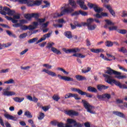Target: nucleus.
<instances>
[{"label":"nucleus","mask_w":127,"mask_h":127,"mask_svg":"<svg viewBox=\"0 0 127 127\" xmlns=\"http://www.w3.org/2000/svg\"><path fill=\"white\" fill-rule=\"evenodd\" d=\"M107 70L105 71V74H103V76L106 80H113L114 76H112V74H114L116 76V78L119 79H127V75H122V72L118 71H116L112 69L110 67L106 68Z\"/></svg>","instance_id":"nucleus-1"},{"label":"nucleus","mask_w":127,"mask_h":127,"mask_svg":"<svg viewBox=\"0 0 127 127\" xmlns=\"http://www.w3.org/2000/svg\"><path fill=\"white\" fill-rule=\"evenodd\" d=\"M42 1V0H21L20 3H26L28 6H38L41 4Z\"/></svg>","instance_id":"nucleus-2"},{"label":"nucleus","mask_w":127,"mask_h":127,"mask_svg":"<svg viewBox=\"0 0 127 127\" xmlns=\"http://www.w3.org/2000/svg\"><path fill=\"white\" fill-rule=\"evenodd\" d=\"M93 22H94V19L90 18L87 20V22L82 23V25L83 26H87L88 30H95L97 28V25L92 24Z\"/></svg>","instance_id":"nucleus-3"},{"label":"nucleus","mask_w":127,"mask_h":127,"mask_svg":"<svg viewBox=\"0 0 127 127\" xmlns=\"http://www.w3.org/2000/svg\"><path fill=\"white\" fill-rule=\"evenodd\" d=\"M66 5L68 6V10H72L70 12H66V13H72L75 10V8H77V4L74 0H68V4L64 5V8H66Z\"/></svg>","instance_id":"nucleus-4"},{"label":"nucleus","mask_w":127,"mask_h":127,"mask_svg":"<svg viewBox=\"0 0 127 127\" xmlns=\"http://www.w3.org/2000/svg\"><path fill=\"white\" fill-rule=\"evenodd\" d=\"M67 123L66 127H73V124L74 127H82L83 126L80 123H77L75 120L71 119H68L66 120Z\"/></svg>","instance_id":"nucleus-5"},{"label":"nucleus","mask_w":127,"mask_h":127,"mask_svg":"<svg viewBox=\"0 0 127 127\" xmlns=\"http://www.w3.org/2000/svg\"><path fill=\"white\" fill-rule=\"evenodd\" d=\"M106 83H108L110 85H113L115 84L116 86H118L120 89H127V86L126 84H122L119 81L116 80H106Z\"/></svg>","instance_id":"nucleus-6"},{"label":"nucleus","mask_w":127,"mask_h":127,"mask_svg":"<svg viewBox=\"0 0 127 127\" xmlns=\"http://www.w3.org/2000/svg\"><path fill=\"white\" fill-rule=\"evenodd\" d=\"M37 26H38V23H37V22H34L33 25H30L29 26L25 25H21L20 29H21V30H27V29L29 30H33V29L37 28Z\"/></svg>","instance_id":"nucleus-7"},{"label":"nucleus","mask_w":127,"mask_h":127,"mask_svg":"<svg viewBox=\"0 0 127 127\" xmlns=\"http://www.w3.org/2000/svg\"><path fill=\"white\" fill-rule=\"evenodd\" d=\"M81 102L82 103L85 109L87 110V112H88V113H90V114H95V112L93 111V110L94 109L93 106L90 105L89 103L85 100H82Z\"/></svg>","instance_id":"nucleus-8"},{"label":"nucleus","mask_w":127,"mask_h":127,"mask_svg":"<svg viewBox=\"0 0 127 127\" xmlns=\"http://www.w3.org/2000/svg\"><path fill=\"white\" fill-rule=\"evenodd\" d=\"M72 10L68 9V5L65 6V8H64L63 10L61 11V14H59L58 12H56L54 13L53 17L54 18H56L57 17H59V16H62V15H64V14H66L67 12H71Z\"/></svg>","instance_id":"nucleus-9"},{"label":"nucleus","mask_w":127,"mask_h":127,"mask_svg":"<svg viewBox=\"0 0 127 127\" xmlns=\"http://www.w3.org/2000/svg\"><path fill=\"white\" fill-rule=\"evenodd\" d=\"M62 50L67 54L72 53H76V52H80V50H79V48L70 49L67 50L66 49V48H63Z\"/></svg>","instance_id":"nucleus-10"},{"label":"nucleus","mask_w":127,"mask_h":127,"mask_svg":"<svg viewBox=\"0 0 127 127\" xmlns=\"http://www.w3.org/2000/svg\"><path fill=\"white\" fill-rule=\"evenodd\" d=\"M8 90H9V89L8 88H6V89H4L3 90V93L2 94L4 96H14V95H15V92H13V91H9Z\"/></svg>","instance_id":"nucleus-11"},{"label":"nucleus","mask_w":127,"mask_h":127,"mask_svg":"<svg viewBox=\"0 0 127 127\" xmlns=\"http://www.w3.org/2000/svg\"><path fill=\"white\" fill-rule=\"evenodd\" d=\"M0 9H1V7H0V13L2 15H6V14H8V15H14L15 14V11L14 10L10 9L9 12H6L4 11L0 10Z\"/></svg>","instance_id":"nucleus-12"},{"label":"nucleus","mask_w":127,"mask_h":127,"mask_svg":"<svg viewBox=\"0 0 127 127\" xmlns=\"http://www.w3.org/2000/svg\"><path fill=\"white\" fill-rule=\"evenodd\" d=\"M76 3L79 4L81 8L84 10L88 9V7L85 4V2L83 0H77L76 1Z\"/></svg>","instance_id":"nucleus-13"},{"label":"nucleus","mask_w":127,"mask_h":127,"mask_svg":"<svg viewBox=\"0 0 127 127\" xmlns=\"http://www.w3.org/2000/svg\"><path fill=\"white\" fill-rule=\"evenodd\" d=\"M51 34H52V32H51V33H48L44 35L43 37L37 42V44H38V43H40V42H42V41H44V40H45L46 38H49V37H50V36H51Z\"/></svg>","instance_id":"nucleus-14"},{"label":"nucleus","mask_w":127,"mask_h":127,"mask_svg":"<svg viewBox=\"0 0 127 127\" xmlns=\"http://www.w3.org/2000/svg\"><path fill=\"white\" fill-rule=\"evenodd\" d=\"M65 114L68 115V116H75V117L79 116V113L78 112L73 110L66 111L65 112Z\"/></svg>","instance_id":"nucleus-15"},{"label":"nucleus","mask_w":127,"mask_h":127,"mask_svg":"<svg viewBox=\"0 0 127 127\" xmlns=\"http://www.w3.org/2000/svg\"><path fill=\"white\" fill-rule=\"evenodd\" d=\"M42 72H45V73H46V74H48V75H49L50 76H52V77H56V76H57V74L55 72L51 71L48 69H43Z\"/></svg>","instance_id":"nucleus-16"},{"label":"nucleus","mask_w":127,"mask_h":127,"mask_svg":"<svg viewBox=\"0 0 127 127\" xmlns=\"http://www.w3.org/2000/svg\"><path fill=\"white\" fill-rule=\"evenodd\" d=\"M4 117L7 119V120H11V121H17V118L13 117L8 114H5Z\"/></svg>","instance_id":"nucleus-17"},{"label":"nucleus","mask_w":127,"mask_h":127,"mask_svg":"<svg viewBox=\"0 0 127 127\" xmlns=\"http://www.w3.org/2000/svg\"><path fill=\"white\" fill-rule=\"evenodd\" d=\"M106 24L104 26V28H109V26H112L115 25V23L112 22L110 20L106 19L105 20Z\"/></svg>","instance_id":"nucleus-18"},{"label":"nucleus","mask_w":127,"mask_h":127,"mask_svg":"<svg viewBox=\"0 0 127 127\" xmlns=\"http://www.w3.org/2000/svg\"><path fill=\"white\" fill-rule=\"evenodd\" d=\"M113 115H115V116H117V117H119L120 118H126V115L125 114L119 111H113L112 112Z\"/></svg>","instance_id":"nucleus-19"},{"label":"nucleus","mask_w":127,"mask_h":127,"mask_svg":"<svg viewBox=\"0 0 127 127\" xmlns=\"http://www.w3.org/2000/svg\"><path fill=\"white\" fill-rule=\"evenodd\" d=\"M97 88L99 91H103V90H107L109 88V86L102 85V84H98L97 86Z\"/></svg>","instance_id":"nucleus-20"},{"label":"nucleus","mask_w":127,"mask_h":127,"mask_svg":"<svg viewBox=\"0 0 127 127\" xmlns=\"http://www.w3.org/2000/svg\"><path fill=\"white\" fill-rule=\"evenodd\" d=\"M91 52H93V53H101L102 52H104V49H90Z\"/></svg>","instance_id":"nucleus-21"},{"label":"nucleus","mask_w":127,"mask_h":127,"mask_svg":"<svg viewBox=\"0 0 127 127\" xmlns=\"http://www.w3.org/2000/svg\"><path fill=\"white\" fill-rule=\"evenodd\" d=\"M51 51H52V52H53V53H55V54H57V55H59V54H62L61 51L55 47H52Z\"/></svg>","instance_id":"nucleus-22"},{"label":"nucleus","mask_w":127,"mask_h":127,"mask_svg":"<svg viewBox=\"0 0 127 127\" xmlns=\"http://www.w3.org/2000/svg\"><path fill=\"white\" fill-rule=\"evenodd\" d=\"M93 9L97 13H101V12L103 11V8L99 7L98 5H96Z\"/></svg>","instance_id":"nucleus-23"},{"label":"nucleus","mask_w":127,"mask_h":127,"mask_svg":"<svg viewBox=\"0 0 127 127\" xmlns=\"http://www.w3.org/2000/svg\"><path fill=\"white\" fill-rule=\"evenodd\" d=\"M87 91L89 92H91L92 93H97L98 90L95 87H93L92 86H89L87 87Z\"/></svg>","instance_id":"nucleus-24"},{"label":"nucleus","mask_w":127,"mask_h":127,"mask_svg":"<svg viewBox=\"0 0 127 127\" xmlns=\"http://www.w3.org/2000/svg\"><path fill=\"white\" fill-rule=\"evenodd\" d=\"M13 99L16 103H21V102H23V101H24V98L23 97L21 98L19 97H14Z\"/></svg>","instance_id":"nucleus-25"},{"label":"nucleus","mask_w":127,"mask_h":127,"mask_svg":"<svg viewBox=\"0 0 127 127\" xmlns=\"http://www.w3.org/2000/svg\"><path fill=\"white\" fill-rule=\"evenodd\" d=\"M72 56H74V57H78V58H85L86 57V56L81 54V53H75L72 55Z\"/></svg>","instance_id":"nucleus-26"},{"label":"nucleus","mask_w":127,"mask_h":127,"mask_svg":"<svg viewBox=\"0 0 127 127\" xmlns=\"http://www.w3.org/2000/svg\"><path fill=\"white\" fill-rule=\"evenodd\" d=\"M58 78H59L61 80H72V78H71L70 77L63 76H62L60 74H58Z\"/></svg>","instance_id":"nucleus-27"},{"label":"nucleus","mask_w":127,"mask_h":127,"mask_svg":"<svg viewBox=\"0 0 127 127\" xmlns=\"http://www.w3.org/2000/svg\"><path fill=\"white\" fill-rule=\"evenodd\" d=\"M81 96H86L87 98H92L93 96L92 94L87 93L86 92H84L83 91H81V93L80 94Z\"/></svg>","instance_id":"nucleus-28"},{"label":"nucleus","mask_w":127,"mask_h":127,"mask_svg":"<svg viewBox=\"0 0 127 127\" xmlns=\"http://www.w3.org/2000/svg\"><path fill=\"white\" fill-rule=\"evenodd\" d=\"M64 35L68 38L69 39H71L72 38V34L71 33V32L67 31L64 33Z\"/></svg>","instance_id":"nucleus-29"},{"label":"nucleus","mask_w":127,"mask_h":127,"mask_svg":"<svg viewBox=\"0 0 127 127\" xmlns=\"http://www.w3.org/2000/svg\"><path fill=\"white\" fill-rule=\"evenodd\" d=\"M57 70H58L59 71H61V72H63V73H64L65 75H68L69 74V72L66 71V70H65V69H64L62 67H58Z\"/></svg>","instance_id":"nucleus-30"},{"label":"nucleus","mask_w":127,"mask_h":127,"mask_svg":"<svg viewBox=\"0 0 127 127\" xmlns=\"http://www.w3.org/2000/svg\"><path fill=\"white\" fill-rule=\"evenodd\" d=\"M105 45L107 47H112L114 45V43L110 41H107L105 42Z\"/></svg>","instance_id":"nucleus-31"},{"label":"nucleus","mask_w":127,"mask_h":127,"mask_svg":"<svg viewBox=\"0 0 127 127\" xmlns=\"http://www.w3.org/2000/svg\"><path fill=\"white\" fill-rule=\"evenodd\" d=\"M71 90L73 92H77V93H78V94H79V95H81V94L82 93V90L79 89L75 88H71Z\"/></svg>","instance_id":"nucleus-32"},{"label":"nucleus","mask_w":127,"mask_h":127,"mask_svg":"<svg viewBox=\"0 0 127 127\" xmlns=\"http://www.w3.org/2000/svg\"><path fill=\"white\" fill-rule=\"evenodd\" d=\"M24 17L26 18V19H27L28 20H31L32 18V15L31 14H24Z\"/></svg>","instance_id":"nucleus-33"},{"label":"nucleus","mask_w":127,"mask_h":127,"mask_svg":"<svg viewBox=\"0 0 127 127\" xmlns=\"http://www.w3.org/2000/svg\"><path fill=\"white\" fill-rule=\"evenodd\" d=\"M108 29H109L110 31H112L113 30H118V26L112 25V26L109 27Z\"/></svg>","instance_id":"nucleus-34"},{"label":"nucleus","mask_w":127,"mask_h":127,"mask_svg":"<svg viewBox=\"0 0 127 127\" xmlns=\"http://www.w3.org/2000/svg\"><path fill=\"white\" fill-rule=\"evenodd\" d=\"M71 98H74L75 100H81V98L79 97V95L77 94L71 93Z\"/></svg>","instance_id":"nucleus-35"},{"label":"nucleus","mask_w":127,"mask_h":127,"mask_svg":"<svg viewBox=\"0 0 127 127\" xmlns=\"http://www.w3.org/2000/svg\"><path fill=\"white\" fill-rule=\"evenodd\" d=\"M44 3L45 5L42 6V8H44V7H49V6H50V3H49L48 1H44Z\"/></svg>","instance_id":"nucleus-36"},{"label":"nucleus","mask_w":127,"mask_h":127,"mask_svg":"<svg viewBox=\"0 0 127 127\" xmlns=\"http://www.w3.org/2000/svg\"><path fill=\"white\" fill-rule=\"evenodd\" d=\"M24 115L28 117L29 119H31V118H32V115H31V113L29 112V111L25 112Z\"/></svg>","instance_id":"nucleus-37"},{"label":"nucleus","mask_w":127,"mask_h":127,"mask_svg":"<svg viewBox=\"0 0 127 127\" xmlns=\"http://www.w3.org/2000/svg\"><path fill=\"white\" fill-rule=\"evenodd\" d=\"M75 78L77 80H85L86 79L85 77L80 75H76Z\"/></svg>","instance_id":"nucleus-38"},{"label":"nucleus","mask_w":127,"mask_h":127,"mask_svg":"<svg viewBox=\"0 0 127 127\" xmlns=\"http://www.w3.org/2000/svg\"><path fill=\"white\" fill-rule=\"evenodd\" d=\"M104 99H108V100H110L111 99V94L108 93L103 94Z\"/></svg>","instance_id":"nucleus-39"},{"label":"nucleus","mask_w":127,"mask_h":127,"mask_svg":"<svg viewBox=\"0 0 127 127\" xmlns=\"http://www.w3.org/2000/svg\"><path fill=\"white\" fill-rule=\"evenodd\" d=\"M37 40H38V38H33L32 39L29 40V41H28V42L30 44L34 43V42H36V41H37Z\"/></svg>","instance_id":"nucleus-40"},{"label":"nucleus","mask_w":127,"mask_h":127,"mask_svg":"<svg viewBox=\"0 0 127 127\" xmlns=\"http://www.w3.org/2000/svg\"><path fill=\"white\" fill-rule=\"evenodd\" d=\"M96 5L97 4H93V3H90V2L88 3V4H87V6H88V7H89V8H93V9Z\"/></svg>","instance_id":"nucleus-41"},{"label":"nucleus","mask_w":127,"mask_h":127,"mask_svg":"<svg viewBox=\"0 0 127 127\" xmlns=\"http://www.w3.org/2000/svg\"><path fill=\"white\" fill-rule=\"evenodd\" d=\"M82 73H88V72H90L91 71V67H88L86 69H82Z\"/></svg>","instance_id":"nucleus-42"},{"label":"nucleus","mask_w":127,"mask_h":127,"mask_svg":"<svg viewBox=\"0 0 127 127\" xmlns=\"http://www.w3.org/2000/svg\"><path fill=\"white\" fill-rule=\"evenodd\" d=\"M44 113H40L39 117H38V120L40 121H41V120H43L44 119Z\"/></svg>","instance_id":"nucleus-43"},{"label":"nucleus","mask_w":127,"mask_h":127,"mask_svg":"<svg viewBox=\"0 0 127 127\" xmlns=\"http://www.w3.org/2000/svg\"><path fill=\"white\" fill-rule=\"evenodd\" d=\"M37 23H39V24H41L42 23H43V22H45V19H40V18H38L37 20Z\"/></svg>","instance_id":"nucleus-44"},{"label":"nucleus","mask_w":127,"mask_h":127,"mask_svg":"<svg viewBox=\"0 0 127 127\" xmlns=\"http://www.w3.org/2000/svg\"><path fill=\"white\" fill-rule=\"evenodd\" d=\"M66 125H67V124H64L62 122H60V123L58 122L57 126L58 127H66Z\"/></svg>","instance_id":"nucleus-45"},{"label":"nucleus","mask_w":127,"mask_h":127,"mask_svg":"<svg viewBox=\"0 0 127 127\" xmlns=\"http://www.w3.org/2000/svg\"><path fill=\"white\" fill-rule=\"evenodd\" d=\"M118 32H119V33H121V34H126V33H127V30H117Z\"/></svg>","instance_id":"nucleus-46"},{"label":"nucleus","mask_w":127,"mask_h":127,"mask_svg":"<svg viewBox=\"0 0 127 127\" xmlns=\"http://www.w3.org/2000/svg\"><path fill=\"white\" fill-rule=\"evenodd\" d=\"M118 51H119V52H123V53H127V49L124 47L118 49Z\"/></svg>","instance_id":"nucleus-47"},{"label":"nucleus","mask_w":127,"mask_h":127,"mask_svg":"<svg viewBox=\"0 0 127 127\" xmlns=\"http://www.w3.org/2000/svg\"><path fill=\"white\" fill-rule=\"evenodd\" d=\"M53 99L54 100V101H56V102H58V101H59L60 99V97H59L58 95H55L53 96Z\"/></svg>","instance_id":"nucleus-48"},{"label":"nucleus","mask_w":127,"mask_h":127,"mask_svg":"<svg viewBox=\"0 0 127 127\" xmlns=\"http://www.w3.org/2000/svg\"><path fill=\"white\" fill-rule=\"evenodd\" d=\"M109 16V13L107 12H101V17L103 18V17H108Z\"/></svg>","instance_id":"nucleus-49"},{"label":"nucleus","mask_w":127,"mask_h":127,"mask_svg":"<svg viewBox=\"0 0 127 127\" xmlns=\"http://www.w3.org/2000/svg\"><path fill=\"white\" fill-rule=\"evenodd\" d=\"M43 66L45 67V68H47V69H51L52 68V65L47 64H43Z\"/></svg>","instance_id":"nucleus-50"},{"label":"nucleus","mask_w":127,"mask_h":127,"mask_svg":"<svg viewBox=\"0 0 127 127\" xmlns=\"http://www.w3.org/2000/svg\"><path fill=\"white\" fill-rule=\"evenodd\" d=\"M70 98H72V93H67L64 95L65 99H69Z\"/></svg>","instance_id":"nucleus-51"},{"label":"nucleus","mask_w":127,"mask_h":127,"mask_svg":"<svg viewBox=\"0 0 127 127\" xmlns=\"http://www.w3.org/2000/svg\"><path fill=\"white\" fill-rule=\"evenodd\" d=\"M94 16L96 17V18H102V14L101 13H97L96 14H94Z\"/></svg>","instance_id":"nucleus-52"},{"label":"nucleus","mask_w":127,"mask_h":127,"mask_svg":"<svg viewBox=\"0 0 127 127\" xmlns=\"http://www.w3.org/2000/svg\"><path fill=\"white\" fill-rule=\"evenodd\" d=\"M32 18L34 17L35 18L38 19L39 17V15L37 13H32Z\"/></svg>","instance_id":"nucleus-53"},{"label":"nucleus","mask_w":127,"mask_h":127,"mask_svg":"<svg viewBox=\"0 0 127 127\" xmlns=\"http://www.w3.org/2000/svg\"><path fill=\"white\" fill-rule=\"evenodd\" d=\"M21 23H17L13 25V27L17 28L20 27V28L21 27Z\"/></svg>","instance_id":"nucleus-54"},{"label":"nucleus","mask_w":127,"mask_h":127,"mask_svg":"<svg viewBox=\"0 0 127 127\" xmlns=\"http://www.w3.org/2000/svg\"><path fill=\"white\" fill-rule=\"evenodd\" d=\"M83 23H81V24L79 23L77 21H75L74 22V24L77 27H82V25H83Z\"/></svg>","instance_id":"nucleus-55"},{"label":"nucleus","mask_w":127,"mask_h":127,"mask_svg":"<svg viewBox=\"0 0 127 127\" xmlns=\"http://www.w3.org/2000/svg\"><path fill=\"white\" fill-rule=\"evenodd\" d=\"M9 71V69L7 68L6 69H1L0 70V73L2 74L3 73H7Z\"/></svg>","instance_id":"nucleus-56"},{"label":"nucleus","mask_w":127,"mask_h":127,"mask_svg":"<svg viewBox=\"0 0 127 127\" xmlns=\"http://www.w3.org/2000/svg\"><path fill=\"white\" fill-rule=\"evenodd\" d=\"M80 14V10L75 11L74 12L72 13L71 15V16H74V15H79Z\"/></svg>","instance_id":"nucleus-57"},{"label":"nucleus","mask_w":127,"mask_h":127,"mask_svg":"<svg viewBox=\"0 0 127 127\" xmlns=\"http://www.w3.org/2000/svg\"><path fill=\"white\" fill-rule=\"evenodd\" d=\"M19 21L22 25V24H24L25 23H27V20L25 19H21V20H20Z\"/></svg>","instance_id":"nucleus-58"},{"label":"nucleus","mask_w":127,"mask_h":127,"mask_svg":"<svg viewBox=\"0 0 127 127\" xmlns=\"http://www.w3.org/2000/svg\"><path fill=\"white\" fill-rule=\"evenodd\" d=\"M80 14H81V15H83V16H86V15H88V13L85 11H83L82 10H80Z\"/></svg>","instance_id":"nucleus-59"},{"label":"nucleus","mask_w":127,"mask_h":127,"mask_svg":"<svg viewBox=\"0 0 127 127\" xmlns=\"http://www.w3.org/2000/svg\"><path fill=\"white\" fill-rule=\"evenodd\" d=\"M54 45V43H48V46H47V48H52V47Z\"/></svg>","instance_id":"nucleus-60"},{"label":"nucleus","mask_w":127,"mask_h":127,"mask_svg":"<svg viewBox=\"0 0 127 127\" xmlns=\"http://www.w3.org/2000/svg\"><path fill=\"white\" fill-rule=\"evenodd\" d=\"M14 19H19L20 18V15L17 14V15H14L13 16Z\"/></svg>","instance_id":"nucleus-61"},{"label":"nucleus","mask_w":127,"mask_h":127,"mask_svg":"<svg viewBox=\"0 0 127 127\" xmlns=\"http://www.w3.org/2000/svg\"><path fill=\"white\" fill-rule=\"evenodd\" d=\"M58 122L56 121H52L51 122V124L52 125V126H58Z\"/></svg>","instance_id":"nucleus-62"},{"label":"nucleus","mask_w":127,"mask_h":127,"mask_svg":"<svg viewBox=\"0 0 127 127\" xmlns=\"http://www.w3.org/2000/svg\"><path fill=\"white\" fill-rule=\"evenodd\" d=\"M27 36V34L26 33H23L19 35V38H25Z\"/></svg>","instance_id":"nucleus-63"},{"label":"nucleus","mask_w":127,"mask_h":127,"mask_svg":"<svg viewBox=\"0 0 127 127\" xmlns=\"http://www.w3.org/2000/svg\"><path fill=\"white\" fill-rule=\"evenodd\" d=\"M3 10H4V11L5 12H9L10 9L8 7H4Z\"/></svg>","instance_id":"nucleus-64"}]
</instances>
